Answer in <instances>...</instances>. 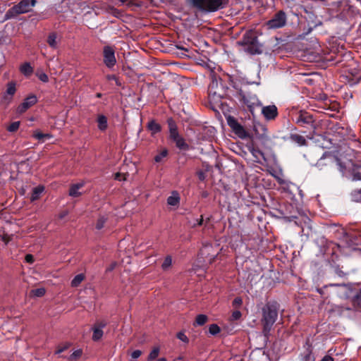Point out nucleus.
<instances>
[{
	"mask_svg": "<svg viewBox=\"0 0 361 361\" xmlns=\"http://www.w3.org/2000/svg\"><path fill=\"white\" fill-rule=\"evenodd\" d=\"M279 305L275 301L267 302L262 308L261 323L263 326V333L268 335L278 319Z\"/></svg>",
	"mask_w": 361,
	"mask_h": 361,
	"instance_id": "nucleus-1",
	"label": "nucleus"
},
{
	"mask_svg": "<svg viewBox=\"0 0 361 361\" xmlns=\"http://www.w3.org/2000/svg\"><path fill=\"white\" fill-rule=\"evenodd\" d=\"M238 44L244 47V51L250 55H257L262 53V45L259 42L255 33L252 31L246 32Z\"/></svg>",
	"mask_w": 361,
	"mask_h": 361,
	"instance_id": "nucleus-2",
	"label": "nucleus"
},
{
	"mask_svg": "<svg viewBox=\"0 0 361 361\" xmlns=\"http://www.w3.org/2000/svg\"><path fill=\"white\" fill-rule=\"evenodd\" d=\"M316 166L319 170H334L336 168L344 176L346 166L334 154L326 152L317 161Z\"/></svg>",
	"mask_w": 361,
	"mask_h": 361,
	"instance_id": "nucleus-3",
	"label": "nucleus"
},
{
	"mask_svg": "<svg viewBox=\"0 0 361 361\" xmlns=\"http://www.w3.org/2000/svg\"><path fill=\"white\" fill-rule=\"evenodd\" d=\"M188 4L204 13H212L224 8L228 0H188Z\"/></svg>",
	"mask_w": 361,
	"mask_h": 361,
	"instance_id": "nucleus-4",
	"label": "nucleus"
},
{
	"mask_svg": "<svg viewBox=\"0 0 361 361\" xmlns=\"http://www.w3.org/2000/svg\"><path fill=\"white\" fill-rule=\"evenodd\" d=\"M36 0H21L18 4L13 6L6 12V19L12 18L19 14L25 13L31 11L35 6Z\"/></svg>",
	"mask_w": 361,
	"mask_h": 361,
	"instance_id": "nucleus-5",
	"label": "nucleus"
},
{
	"mask_svg": "<svg viewBox=\"0 0 361 361\" xmlns=\"http://www.w3.org/2000/svg\"><path fill=\"white\" fill-rule=\"evenodd\" d=\"M293 121L301 127L314 128L315 119L312 114L305 111H298L292 115Z\"/></svg>",
	"mask_w": 361,
	"mask_h": 361,
	"instance_id": "nucleus-6",
	"label": "nucleus"
},
{
	"mask_svg": "<svg viewBox=\"0 0 361 361\" xmlns=\"http://www.w3.org/2000/svg\"><path fill=\"white\" fill-rule=\"evenodd\" d=\"M220 82H221V80H220ZM208 91L209 97L214 100L222 98L225 92L221 83L219 82L216 77H212Z\"/></svg>",
	"mask_w": 361,
	"mask_h": 361,
	"instance_id": "nucleus-7",
	"label": "nucleus"
},
{
	"mask_svg": "<svg viewBox=\"0 0 361 361\" xmlns=\"http://www.w3.org/2000/svg\"><path fill=\"white\" fill-rule=\"evenodd\" d=\"M238 95L240 99L243 102V103L247 105L249 108L250 111L252 113L253 109L255 106H259L261 105L260 101L257 98V97L250 92H245L243 90H240L238 92Z\"/></svg>",
	"mask_w": 361,
	"mask_h": 361,
	"instance_id": "nucleus-8",
	"label": "nucleus"
},
{
	"mask_svg": "<svg viewBox=\"0 0 361 361\" xmlns=\"http://www.w3.org/2000/svg\"><path fill=\"white\" fill-rule=\"evenodd\" d=\"M286 21V13L283 11H279L267 22V25L269 29H278L285 26Z\"/></svg>",
	"mask_w": 361,
	"mask_h": 361,
	"instance_id": "nucleus-9",
	"label": "nucleus"
},
{
	"mask_svg": "<svg viewBox=\"0 0 361 361\" xmlns=\"http://www.w3.org/2000/svg\"><path fill=\"white\" fill-rule=\"evenodd\" d=\"M227 123L233 132L241 139H245L250 137L249 133L240 125L238 121L233 116L227 118Z\"/></svg>",
	"mask_w": 361,
	"mask_h": 361,
	"instance_id": "nucleus-10",
	"label": "nucleus"
},
{
	"mask_svg": "<svg viewBox=\"0 0 361 361\" xmlns=\"http://www.w3.org/2000/svg\"><path fill=\"white\" fill-rule=\"evenodd\" d=\"M104 63L109 68H113L116 63L115 50L113 47L105 46L103 48Z\"/></svg>",
	"mask_w": 361,
	"mask_h": 361,
	"instance_id": "nucleus-11",
	"label": "nucleus"
},
{
	"mask_svg": "<svg viewBox=\"0 0 361 361\" xmlns=\"http://www.w3.org/2000/svg\"><path fill=\"white\" fill-rule=\"evenodd\" d=\"M107 323L104 321H97L92 327V330L93 331L92 334V340L94 341H99L104 334L103 329L106 327Z\"/></svg>",
	"mask_w": 361,
	"mask_h": 361,
	"instance_id": "nucleus-12",
	"label": "nucleus"
},
{
	"mask_svg": "<svg viewBox=\"0 0 361 361\" xmlns=\"http://www.w3.org/2000/svg\"><path fill=\"white\" fill-rule=\"evenodd\" d=\"M16 91V82L13 81L9 82L7 84V89L4 95L3 96L1 103L5 104L6 106L8 105L11 102Z\"/></svg>",
	"mask_w": 361,
	"mask_h": 361,
	"instance_id": "nucleus-13",
	"label": "nucleus"
},
{
	"mask_svg": "<svg viewBox=\"0 0 361 361\" xmlns=\"http://www.w3.org/2000/svg\"><path fill=\"white\" fill-rule=\"evenodd\" d=\"M37 102V99L35 95L27 97L24 102L18 106V112L20 114L24 113L27 109L35 104Z\"/></svg>",
	"mask_w": 361,
	"mask_h": 361,
	"instance_id": "nucleus-14",
	"label": "nucleus"
},
{
	"mask_svg": "<svg viewBox=\"0 0 361 361\" xmlns=\"http://www.w3.org/2000/svg\"><path fill=\"white\" fill-rule=\"evenodd\" d=\"M352 181H361V164L353 163L348 169Z\"/></svg>",
	"mask_w": 361,
	"mask_h": 361,
	"instance_id": "nucleus-15",
	"label": "nucleus"
},
{
	"mask_svg": "<svg viewBox=\"0 0 361 361\" xmlns=\"http://www.w3.org/2000/svg\"><path fill=\"white\" fill-rule=\"evenodd\" d=\"M167 123L169 130V137L172 141H174L180 137L178 131L177 125L172 118H168Z\"/></svg>",
	"mask_w": 361,
	"mask_h": 361,
	"instance_id": "nucleus-16",
	"label": "nucleus"
},
{
	"mask_svg": "<svg viewBox=\"0 0 361 361\" xmlns=\"http://www.w3.org/2000/svg\"><path fill=\"white\" fill-rule=\"evenodd\" d=\"M262 113L267 120L274 119L278 115L277 108L274 105L264 106Z\"/></svg>",
	"mask_w": 361,
	"mask_h": 361,
	"instance_id": "nucleus-17",
	"label": "nucleus"
},
{
	"mask_svg": "<svg viewBox=\"0 0 361 361\" xmlns=\"http://www.w3.org/2000/svg\"><path fill=\"white\" fill-rule=\"evenodd\" d=\"M84 186V183H78L75 184H73L71 185L69 189V195L73 197H78L82 195V192H80V190Z\"/></svg>",
	"mask_w": 361,
	"mask_h": 361,
	"instance_id": "nucleus-18",
	"label": "nucleus"
},
{
	"mask_svg": "<svg viewBox=\"0 0 361 361\" xmlns=\"http://www.w3.org/2000/svg\"><path fill=\"white\" fill-rule=\"evenodd\" d=\"M47 42L50 47L56 49L59 47L60 39L56 32H51L47 37Z\"/></svg>",
	"mask_w": 361,
	"mask_h": 361,
	"instance_id": "nucleus-19",
	"label": "nucleus"
},
{
	"mask_svg": "<svg viewBox=\"0 0 361 361\" xmlns=\"http://www.w3.org/2000/svg\"><path fill=\"white\" fill-rule=\"evenodd\" d=\"M97 127L99 130L104 131L108 128L107 118L103 114H99L97 118Z\"/></svg>",
	"mask_w": 361,
	"mask_h": 361,
	"instance_id": "nucleus-20",
	"label": "nucleus"
},
{
	"mask_svg": "<svg viewBox=\"0 0 361 361\" xmlns=\"http://www.w3.org/2000/svg\"><path fill=\"white\" fill-rule=\"evenodd\" d=\"M300 361H314L315 357L310 347H307L300 355Z\"/></svg>",
	"mask_w": 361,
	"mask_h": 361,
	"instance_id": "nucleus-21",
	"label": "nucleus"
},
{
	"mask_svg": "<svg viewBox=\"0 0 361 361\" xmlns=\"http://www.w3.org/2000/svg\"><path fill=\"white\" fill-rule=\"evenodd\" d=\"M44 187L43 185H38L32 189L30 200L31 202H34L38 200L41 195V194L44 192Z\"/></svg>",
	"mask_w": 361,
	"mask_h": 361,
	"instance_id": "nucleus-22",
	"label": "nucleus"
},
{
	"mask_svg": "<svg viewBox=\"0 0 361 361\" xmlns=\"http://www.w3.org/2000/svg\"><path fill=\"white\" fill-rule=\"evenodd\" d=\"M290 140L292 142L297 143L299 146H304L307 144L306 139L303 136L298 134H291L290 135Z\"/></svg>",
	"mask_w": 361,
	"mask_h": 361,
	"instance_id": "nucleus-23",
	"label": "nucleus"
},
{
	"mask_svg": "<svg viewBox=\"0 0 361 361\" xmlns=\"http://www.w3.org/2000/svg\"><path fill=\"white\" fill-rule=\"evenodd\" d=\"M179 201L180 197L176 192H173L172 195L169 196L167 199V203L171 206H177L179 204Z\"/></svg>",
	"mask_w": 361,
	"mask_h": 361,
	"instance_id": "nucleus-24",
	"label": "nucleus"
},
{
	"mask_svg": "<svg viewBox=\"0 0 361 361\" xmlns=\"http://www.w3.org/2000/svg\"><path fill=\"white\" fill-rule=\"evenodd\" d=\"M173 142L176 143V146L180 149L188 150L190 148L189 145L185 142V140L181 136Z\"/></svg>",
	"mask_w": 361,
	"mask_h": 361,
	"instance_id": "nucleus-25",
	"label": "nucleus"
},
{
	"mask_svg": "<svg viewBox=\"0 0 361 361\" xmlns=\"http://www.w3.org/2000/svg\"><path fill=\"white\" fill-rule=\"evenodd\" d=\"M147 128L152 132V134H156L161 130V126L154 121H150L147 124Z\"/></svg>",
	"mask_w": 361,
	"mask_h": 361,
	"instance_id": "nucleus-26",
	"label": "nucleus"
},
{
	"mask_svg": "<svg viewBox=\"0 0 361 361\" xmlns=\"http://www.w3.org/2000/svg\"><path fill=\"white\" fill-rule=\"evenodd\" d=\"M351 200L355 202H361V188L355 189L350 192Z\"/></svg>",
	"mask_w": 361,
	"mask_h": 361,
	"instance_id": "nucleus-27",
	"label": "nucleus"
},
{
	"mask_svg": "<svg viewBox=\"0 0 361 361\" xmlns=\"http://www.w3.org/2000/svg\"><path fill=\"white\" fill-rule=\"evenodd\" d=\"M20 72L26 76L30 75L33 72V68L29 63H25L20 66Z\"/></svg>",
	"mask_w": 361,
	"mask_h": 361,
	"instance_id": "nucleus-28",
	"label": "nucleus"
},
{
	"mask_svg": "<svg viewBox=\"0 0 361 361\" xmlns=\"http://www.w3.org/2000/svg\"><path fill=\"white\" fill-rule=\"evenodd\" d=\"M208 321V317L205 314H198L196 317L195 322L194 323L195 326H202L207 323Z\"/></svg>",
	"mask_w": 361,
	"mask_h": 361,
	"instance_id": "nucleus-29",
	"label": "nucleus"
},
{
	"mask_svg": "<svg viewBox=\"0 0 361 361\" xmlns=\"http://www.w3.org/2000/svg\"><path fill=\"white\" fill-rule=\"evenodd\" d=\"M250 151L255 159L258 160L261 158L265 159L264 153L259 149L252 147Z\"/></svg>",
	"mask_w": 361,
	"mask_h": 361,
	"instance_id": "nucleus-30",
	"label": "nucleus"
},
{
	"mask_svg": "<svg viewBox=\"0 0 361 361\" xmlns=\"http://www.w3.org/2000/svg\"><path fill=\"white\" fill-rule=\"evenodd\" d=\"M85 276L83 274H80L76 275L71 281V286L73 287L78 286L80 283L84 280Z\"/></svg>",
	"mask_w": 361,
	"mask_h": 361,
	"instance_id": "nucleus-31",
	"label": "nucleus"
},
{
	"mask_svg": "<svg viewBox=\"0 0 361 361\" xmlns=\"http://www.w3.org/2000/svg\"><path fill=\"white\" fill-rule=\"evenodd\" d=\"M159 347H154L152 350L150 352V353L148 355L147 360L148 361H152L155 360L159 354Z\"/></svg>",
	"mask_w": 361,
	"mask_h": 361,
	"instance_id": "nucleus-32",
	"label": "nucleus"
},
{
	"mask_svg": "<svg viewBox=\"0 0 361 361\" xmlns=\"http://www.w3.org/2000/svg\"><path fill=\"white\" fill-rule=\"evenodd\" d=\"M45 289L44 288H39L33 289L30 291V294L36 297H42L45 294Z\"/></svg>",
	"mask_w": 361,
	"mask_h": 361,
	"instance_id": "nucleus-33",
	"label": "nucleus"
},
{
	"mask_svg": "<svg viewBox=\"0 0 361 361\" xmlns=\"http://www.w3.org/2000/svg\"><path fill=\"white\" fill-rule=\"evenodd\" d=\"M353 303L355 305L357 306L361 310V288L355 295L353 299Z\"/></svg>",
	"mask_w": 361,
	"mask_h": 361,
	"instance_id": "nucleus-34",
	"label": "nucleus"
},
{
	"mask_svg": "<svg viewBox=\"0 0 361 361\" xmlns=\"http://www.w3.org/2000/svg\"><path fill=\"white\" fill-rule=\"evenodd\" d=\"M82 355V350L81 349H78L75 350L70 356L69 360L71 361L76 360Z\"/></svg>",
	"mask_w": 361,
	"mask_h": 361,
	"instance_id": "nucleus-35",
	"label": "nucleus"
},
{
	"mask_svg": "<svg viewBox=\"0 0 361 361\" xmlns=\"http://www.w3.org/2000/svg\"><path fill=\"white\" fill-rule=\"evenodd\" d=\"M168 154V150L166 149H163L159 154L156 155L154 157V161L156 162H160L163 159V158L166 157Z\"/></svg>",
	"mask_w": 361,
	"mask_h": 361,
	"instance_id": "nucleus-36",
	"label": "nucleus"
},
{
	"mask_svg": "<svg viewBox=\"0 0 361 361\" xmlns=\"http://www.w3.org/2000/svg\"><path fill=\"white\" fill-rule=\"evenodd\" d=\"M33 137L38 140H42L44 138H48L51 136L49 134L42 133L39 131H35L33 133Z\"/></svg>",
	"mask_w": 361,
	"mask_h": 361,
	"instance_id": "nucleus-37",
	"label": "nucleus"
},
{
	"mask_svg": "<svg viewBox=\"0 0 361 361\" xmlns=\"http://www.w3.org/2000/svg\"><path fill=\"white\" fill-rule=\"evenodd\" d=\"M106 220H107V218H106L105 216H100L97 221L96 228L97 230L102 229L104 227V224L106 223Z\"/></svg>",
	"mask_w": 361,
	"mask_h": 361,
	"instance_id": "nucleus-38",
	"label": "nucleus"
},
{
	"mask_svg": "<svg viewBox=\"0 0 361 361\" xmlns=\"http://www.w3.org/2000/svg\"><path fill=\"white\" fill-rule=\"evenodd\" d=\"M209 332L212 334V335H216L217 334H219L220 332V328L219 326L216 324H211L209 327Z\"/></svg>",
	"mask_w": 361,
	"mask_h": 361,
	"instance_id": "nucleus-39",
	"label": "nucleus"
},
{
	"mask_svg": "<svg viewBox=\"0 0 361 361\" xmlns=\"http://www.w3.org/2000/svg\"><path fill=\"white\" fill-rule=\"evenodd\" d=\"M172 264V259L171 257V256H167L164 260V262L161 265V267L163 269H167L168 268H169L171 267Z\"/></svg>",
	"mask_w": 361,
	"mask_h": 361,
	"instance_id": "nucleus-40",
	"label": "nucleus"
},
{
	"mask_svg": "<svg viewBox=\"0 0 361 361\" xmlns=\"http://www.w3.org/2000/svg\"><path fill=\"white\" fill-rule=\"evenodd\" d=\"M19 126H20L19 121L13 122L12 123H11L8 126V127L7 128V130L9 132H15L19 128Z\"/></svg>",
	"mask_w": 361,
	"mask_h": 361,
	"instance_id": "nucleus-41",
	"label": "nucleus"
},
{
	"mask_svg": "<svg viewBox=\"0 0 361 361\" xmlns=\"http://www.w3.org/2000/svg\"><path fill=\"white\" fill-rule=\"evenodd\" d=\"M36 75L42 82H47L49 81L48 75L45 73L37 72Z\"/></svg>",
	"mask_w": 361,
	"mask_h": 361,
	"instance_id": "nucleus-42",
	"label": "nucleus"
},
{
	"mask_svg": "<svg viewBox=\"0 0 361 361\" xmlns=\"http://www.w3.org/2000/svg\"><path fill=\"white\" fill-rule=\"evenodd\" d=\"M243 304V300L240 297L235 298L233 301V306L235 308L239 307Z\"/></svg>",
	"mask_w": 361,
	"mask_h": 361,
	"instance_id": "nucleus-43",
	"label": "nucleus"
},
{
	"mask_svg": "<svg viewBox=\"0 0 361 361\" xmlns=\"http://www.w3.org/2000/svg\"><path fill=\"white\" fill-rule=\"evenodd\" d=\"M177 338L184 343H188V341H189L187 336L184 333H182V332H179L177 334Z\"/></svg>",
	"mask_w": 361,
	"mask_h": 361,
	"instance_id": "nucleus-44",
	"label": "nucleus"
},
{
	"mask_svg": "<svg viewBox=\"0 0 361 361\" xmlns=\"http://www.w3.org/2000/svg\"><path fill=\"white\" fill-rule=\"evenodd\" d=\"M114 179L119 180V181H121L122 180H126V176L125 174H122L121 173H116L114 175Z\"/></svg>",
	"mask_w": 361,
	"mask_h": 361,
	"instance_id": "nucleus-45",
	"label": "nucleus"
},
{
	"mask_svg": "<svg viewBox=\"0 0 361 361\" xmlns=\"http://www.w3.org/2000/svg\"><path fill=\"white\" fill-rule=\"evenodd\" d=\"M344 238H345L346 243L348 247H351L353 244V236L349 235L348 234H345L344 235Z\"/></svg>",
	"mask_w": 361,
	"mask_h": 361,
	"instance_id": "nucleus-46",
	"label": "nucleus"
},
{
	"mask_svg": "<svg viewBox=\"0 0 361 361\" xmlns=\"http://www.w3.org/2000/svg\"><path fill=\"white\" fill-rule=\"evenodd\" d=\"M142 355V351L140 350H135L131 353V357L133 360H136Z\"/></svg>",
	"mask_w": 361,
	"mask_h": 361,
	"instance_id": "nucleus-47",
	"label": "nucleus"
},
{
	"mask_svg": "<svg viewBox=\"0 0 361 361\" xmlns=\"http://www.w3.org/2000/svg\"><path fill=\"white\" fill-rule=\"evenodd\" d=\"M241 312L238 310L234 311L232 314V319L233 320H238L241 317Z\"/></svg>",
	"mask_w": 361,
	"mask_h": 361,
	"instance_id": "nucleus-48",
	"label": "nucleus"
},
{
	"mask_svg": "<svg viewBox=\"0 0 361 361\" xmlns=\"http://www.w3.org/2000/svg\"><path fill=\"white\" fill-rule=\"evenodd\" d=\"M25 259L26 262L30 263V264H32L34 262V257L30 254L26 255Z\"/></svg>",
	"mask_w": 361,
	"mask_h": 361,
	"instance_id": "nucleus-49",
	"label": "nucleus"
},
{
	"mask_svg": "<svg viewBox=\"0 0 361 361\" xmlns=\"http://www.w3.org/2000/svg\"><path fill=\"white\" fill-rule=\"evenodd\" d=\"M110 10H111V13L116 16V17H118L119 15H120V11L119 10H118L117 8H115L114 7H111L110 8Z\"/></svg>",
	"mask_w": 361,
	"mask_h": 361,
	"instance_id": "nucleus-50",
	"label": "nucleus"
},
{
	"mask_svg": "<svg viewBox=\"0 0 361 361\" xmlns=\"http://www.w3.org/2000/svg\"><path fill=\"white\" fill-rule=\"evenodd\" d=\"M69 347V345L68 344H66L64 345L63 347H59V348L57 349V350L56 351V354H60L61 353L63 352L64 350H66V349H68Z\"/></svg>",
	"mask_w": 361,
	"mask_h": 361,
	"instance_id": "nucleus-51",
	"label": "nucleus"
},
{
	"mask_svg": "<svg viewBox=\"0 0 361 361\" xmlns=\"http://www.w3.org/2000/svg\"><path fill=\"white\" fill-rule=\"evenodd\" d=\"M203 224V216H201L200 219L196 220V223L192 225V227H195L196 226H202Z\"/></svg>",
	"mask_w": 361,
	"mask_h": 361,
	"instance_id": "nucleus-52",
	"label": "nucleus"
},
{
	"mask_svg": "<svg viewBox=\"0 0 361 361\" xmlns=\"http://www.w3.org/2000/svg\"><path fill=\"white\" fill-rule=\"evenodd\" d=\"M321 361H334V358L330 355H325Z\"/></svg>",
	"mask_w": 361,
	"mask_h": 361,
	"instance_id": "nucleus-53",
	"label": "nucleus"
},
{
	"mask_svg": "<svg viewBox=\"0 0 361 361\" xmlns=\"http://www.w3.org/2000/svg\"><path fill=\"white\" fill-rule=\"evenodd\" d=\"M107 79L109 80H116V77L114 75H107Z\"/></svg>",
	"mask_w": 361,
	"mask_h": 361,
	"instance_id": "nucleus-54",
	"label": "nucleus"
},
{
	"mask_svg": "<svg viewBox=\"0 0 361 361\" xmlns=\"http://www.w3.org/2000/svg\"><path fill=\"white\" fill-rule=\"evenodd\" d=\"M312 30V27H309L308 30H307V32H305L303 35H306L309 34Z\"/></svg>",
	"mask_w": 361,
	"mask_h": 361,
	"instance_id": "nucleus-55",
	"label": "nucleus"
},
{
	"mask_svg": "<svg viewBox=\"0 0 361 361\" xmlns=\"http://www.w3.org/2000/svg\"><path fill=\"white\" fill-rule=\"evenodd\" d=\"M114 264H112L109 268L107 269V271H111L114 269Z\"/></svg>",
	"mask_w": 361,
	"mask_h": 361,
	"instance_id": "nucleus-56",
	"label": "nucleus"
},
{
	"mask_svg": "<svg viewBox=\"0 0 361 361\" xmlns=\"http://www.w3.org/2000/svg\"><path fill=\"white\" fill-rule=\"evenodd\" d=\"M157 361H166V359L164 357H161V358L158 359Z\"/></svg>",
	"mask_w": 361,
	"mask_h": 361,
	"instance_id": "nucleus-57",
	"label": "nucleus"
},
{
	"mask_svg": "<svg viewBox=\"0 0 361 361\" xmlns=\"http://www.w3.org/2000/svg\"><path fill=\"white\" fill-rule=\"evenodd\" d=\"M118 1H120L121 4H125L126 3L128 0H118Z\"/></svg>",
	"mask_w": 361,
	"mask_h": 361,
	"instance_id": "nucleus-58",
	"label": "nucleus"
},
{
	"mask_svg": "<svg viewBox=\"0 0 361 361\" xmlns=\"http://www.w3.org/2000/svg\"><path fill=\"white\" fill-rule=\"evenodd\" d=\"M181 360V357H178L177 359H176L174 361H180Z\"/></svg>",
	"mask_w": 361,
	"mask_h": 361,
	"instance_id": "nucleus-59",
	"label": "nucleus"
},
{
	"mask_svg": "<svg viewBox=\"0 0 361 361\" xmlns=\"http://www.w3.org/2000/svg\"><path fill=\"white\" fill-rule=\"evenodd\" d=\"M259 126L263 130H265L266 129L264 128V126L259 125Z\"/></svg>",
	"mask_w": 361,
	"mask_h": 361,
	"instance_id": "nucleus-60",
	"label": "nucleus"
},
{
	"mask_svg": "<svg viewBox=\"0 0 361 361\" xmlns=\"http://www.w3.org/2000/svg\"><path fill=\"white\" fill-rule=\"evenodd\" d=\"M97 97H101V94H100V93H98V94H97Z\"/></svg>",
	"mask_w": 361,
	"mask_h": 361,
	"instance_id": "nucleus-61",
	"label": "nucleus"
},
{
	"mask_svg": "<svg viewBox=\"0 0 361 361\" xmlns=\"http://www.w3.org/2000/svg\"><path fill=\"white\" fill-rule=\"evenodd\" d=\"M342 274H343V272H342V271H341V272H339V273H338V275H339L340 276H342Z\"/></svg>",
	"mask_w": 361,
	"mask_h": 361,
	"instance_id": "nucleus-62",
	"label": "nucleus"
},
{
	"mask_svg": "<svg viewBox=\"0 0 361 361\" xmlns=\"http://www.w3.org/2000/svg\"><path fill=\"white\" fill-rule=\"evenodd\" d=\"M321 24H322L321 23H317V24H315L314 27L317 26L318 25H321Z\"/></svg>",
	"mask_w": 361,
	"mask_h": 361,
	"instance_id": "nucleus-63",
	"label": "nucleus"
},
{
	"mask_svg": "<svg viewBox=\"0 0 361 361\" xmlns=\"http://www.w3.org/2000/svg\"><path fill=\"white\" fill-rule=\"evenodd\" d=\"M331 286H338L339 285L338 284H332Z\"/></svg>",
	"mask_w": 361,
	"mask_h": 361,
	"instance_id": "nucleus-64",
	"label": "nucleus"
}]
</instances>
